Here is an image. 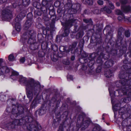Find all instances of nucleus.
Segmentation results:
<instances>
[{"label": "nucleus", "mask_w": 131, "mask_h": 131, "mask_svg": "<svg viewBox=\"0 0 131 131\" xmlns=\"http://www.w3.org/2000/svg\"><path fill=\"white\" fill-rule=\"evenodd\" d=\"M51 3H48L46 0H43L42 2V5L46 7V9L51 6Z\"/></svg>", "instance_id": "nucleus-12"}, {"label": "nucleus", "mask_w": 131, "mask_h": 131, "mask_svg": "<svg viewBox=\"0 0 131 131\" xmlns=\"http://www.w3.org/2000/svg\"><path fill=\"white\" fill-rule=\"evenodd\" d=\"M5 62H3V60L2 59H0V68L2 66L3 64Z\"/></svg>", "instance_id": "nucleus-34"}, {"label": "nucleus", "mask_w": 131, "mask_h": 131, "mask_svg": "<svg viewBox=\"0 0 131 131\" xmlns=\"http://www.w3.org/2000/svg\"><path fill=\"white\" fill-rule=\"evenodd\" d=\"M73 22L72 20H70L67 22L65 24V27H67L70 26H71L73 25Z\"/></svg>", "instance_id": "nucleus-18"}, {"label": "nucleus", "mask_w": 131, "mask_h": 131, "mask_svg": "<svg viewBox=\"0 0 131 131\" xmlns=\"http://www.w3.org/2000/svg\"><path fill=\"white\" fill-rule=\"evenodd\" d=\"M97 3L100 5H102L103 4V1L100 0L98 1Z\"/></svg>", "instance_id": "nucleus-39"}, {"label": "nucleus", "mask_w": 131, "mask_h": 131, "mask_svg": "<svg viewBox=\"0 0 131 131\" xmlns=\"http://www.w3.org/2000/svg\"><path fill=\"white\" fill-rule=\"evenodd\" d=\"M85 1L89 5H92L93 4V1L91 0H85Z\"/></svg>", "instance_id": "nucleus-30"}, {"label": "nucleus", "mask_w": 131, "mask_h": 131, "mask_svg": "<svg viewBox=\"0 0 131 131\" xmlns=\"http://www.w3.org/2000/svg\"><path fill=\"white\" fill-rule=\"evenodd\" d=\"M69 33V30L68 29H66L65 30L64 33L63 34L64 36H68Z\"/></svg>", "instance_id": "nucleus-25"}, {"label": "nucleus", "mask_w": 131, "mask_h": 131, "mask_svg": "<svg viewBox=\"0 0 131 131\" xmlns=\"http://www.w3.org/2000/svg\"><path fill=\"white\" fill-rule=\"evenodd\" d=\"M12 113H13L14 114H18V113H17V112H15V113H14V110L13 109V110H12Z\"/></svg>", "instance_id": "nucleus-52"}, {"label": "nucleus", "mask_w": 131, "mask_h": 131, "mask_svg": "<svg viewBox=\"0 0 131 131\" xmlns=\"http://www.w3.org/2000/svg\"><path fill=\"white\" fill-rule=\"evenodd\" d=\"M63 63L64 64L66 65H69L70 64V62L68 59H65L63 61Z\"/></svg>", "instance_id": "nucleus-28"}, {"label": "nucleus", "mask_w": 131, "mask_h": 131, "mask_svg": "<svg viewBox=\"0 0 131 131\" xmlns=\"http://www.w3.org/2000/svg\"><path fill=\"white\" fill-rule=\"evenodd\" d=\"M111 76H112V75H108V76H107V78H109V77H110Z\"/></svg>", "instance_id": "nucleus-54"}, {"label": "nucleus", "mask_w": 131, "mask_h": 131, "mask_svg": "<svg viewBox=\"0 0 131 131\" xmlns=\"http://www.w3.org/2000/svg\"><path fill=\"white\" fill-rule=\"evenodd\" d=\"M66 48L65 47L61 46L59 47V50L61 52H64L66 50Z\"/></svg>", "instance_id": "nucleus-23"}, {"label": "nucleus", "mask_w": 131, "mask_h": 131, "mask_svg": "<svg viewBox=\"0 0 131 131\" xmlns=\"http://www.w3.org/2000/svg\"><path fill=\"white\" fill-rule=\"evenodd\" d=\"M29 0H23V3L24 5L25 6H27L29 4Z\"/></svg>", "instance_id": "nucleus-26"}, {"label": "nucleus", "mask_w": 131, "mask_h": 131, "mask_svg": "<svg viewBox=\"0 0 131 131\" xmlns=\"http://www.w3.org/2000/svg\"><path fill=\"white\" fill-rule=\"evenodd\" d=\"M120 2L122 5L121 6L122 9L125 13H126L130 11L131 10V8L129 6H123V5L125 4L127 2L126 0H120Z\"/></svg>", "instance_id": "nucleus-4"}, {"label": "nucleus", "mask_w": 131, "mask_h": 131, "mask_svg": "<svg viewBox=\"0 0 131 131\" xmlns=\"http://www.w3.org/2000/svg\"><path fill=\"white\" fill-rule=\"evenodd\" d=\"M104 115V114H103V115H102V116H103Z\"/></svg>", "instance_id": "nucleus-64"}, {"label": "nucleus", "mask_w": 131, "mask_h": 131, "mask_svg": "<svg viewBox=\"0 0 131 131\" xmlns=\"http://www.w3.org/2000/svg\"><path fill=\"white\" fill-rule=\"evenodd\" d=\"M48 3H51L52 0H46Z\"/></svg>", "instance_id": "nucleus-51"}, {"label": "nucleus", "mask_w": 131, "mask_h": 131, "mask_svg": "<svg viewBox=\"0 0 131 131\" xmlns=\"http://www.w3.org/2000/svg\"><path fill=\"white\" fill-rule=\"evenodd\" d=\"M130 46H131V43H130Z\"/></svg>", "instance_id": "nucleus-63"}, {"label": "nucleus", "mask_w": 131, "mask_h": 131, "mask_svg": "<svg viewBox=\"0 0 131 131\" xmlns=\"http://www.w3.org/2000/svg\"><path fill=\"white\" fill-rule=\"evenodd\" d=\"M54 5L56 7H58L59 5V3L58 2H56L54 3Z\"/></svg>", "instance_id": "nucleus-40"}, {"label": "nucleus", "mask_w": 131, "mask_h": 131, "mask_svg": "<svg viewBox=\"0 0 131 131\" xmlns=\"http://www.w3.org/2000/svg\"><path fill=\"white\" fill-rule=\"evenodd\" d=\"M29 34H23L21 37V38L20 39V40L21 41H23L24 39L25 40L28 39L29 38V37L28 36Z\"/></svg>", "instance_id": "nucleus-14"}, {"label": "nucleus", "mask_w": 131, "mask_h": 131, "mask_svg": "<svg viewBox=\"0 0 131 131\" xmlns=\"http://www.w3.org/2000/svg\"><path fill=\"white\" fill-rule=\"evenodd\" d=\"M122 92L124 94H127L129 97H131V89H126L124 86H123L119 91Z\"/></svg>", "instance_id": "nucleus-8"}, {"label": "nucleus", "mask_w": 131, "mask_h": 131, "mask_svg": "<svg viewBox=\"0 0 131 131\" xmlns=\"http://www.w3.org/2000/svg\"><path fill=\"white\" fill-rule=\"evenodd\" d=\"M7 1V0H0V3H3L5 2H6Z\"/></svg>", "instance_id": "nucleus-42"}, {"label": "nucleus", "mask_w": 131, "mask_h": 131, "mask_svg": "<svg viewBox=\"0 0 131 131\" xmlns=\"http://www.w3.org/2000/svg\"><path fill=\"white\" fill-rule=\"evenodd\" d=\"M85 115L84 114H82V115H80L79 116V118H82V120L83 119V117Z\"/></svg>", "instance_id": "nucleus-41"}, {"label": "nucleus", "mask_w": 131, "mask_h": 131, "mask_svg": "<svg viewBox=\"0 0 131 131\" xmlns=\"http://www.w3.org/2000/svg\"><path fill=\"white\" fill-rule=\"evenodd\" d=\"M107 125H109V124L108 123H107Z\"/></svg>", "instance_id": "nucleus-61"}, {"label": "nucleus", "mask_w": 131, "mask_h": 131, "mask_svg": "<svg viewBox=\"0 0 131 131\" xmlns=\"http://www.w3.org/2000/svg\"><path fill=\"white\" fill-rule=\"evenodd\" d=\"M102 119L103 120H104V118L103 117Z\"/></svg>", "instance_id": "nucleus-58"}, {"label": "nucleus", "mask_w": 131, "mask_h": 131, "mask_svg": "<svg viewBox=\"0 0 131 131\" xmlns=\"http://www.w3.org/2000/svg\"><path fill=\"white\" fill-rule=\"evenodd\" d=\"M109 92H110V94L112 98H111V101H112V94L111 93V92H110V91H109Z\"/></svg>", "instance_id": "nucleus-50"}, {"label": "nucleus", "mask_w": 131, "mask_h": 131, "mask_svg": "<svg viewBox=\"0 0 131 131\" xmlns=\"http://www.w3.org/2000/svg\"><path fill=\"white\" fill-rule=\"evenodd\" d=\"M123 76H124V75H122V77H121V74H120L119 75V77L121 79H122V78L123 79L124 78L123 77Z\"/></svg>", "instance_id": "nucleus-48"}, {"label": "nucleus", "mask_w": 131, "mask_h": 131, "mask_svg": "<svg viewBox=\"0 0 131 131\" xmlns=\"http://www.w3.org/2000/svg\"><path fill=\"white\" fill-rule=\"evenodd\" d=\"M20 62L22 63H23L25 61V59L24 57H22L20 58Z\"/></svg>", "instance_id": "nucleus-33"}, {"label": "nucleus", "mask_w": 131, "mask_h": 131, "mask_svg": "<svg viewBox=\"0 0 131 131\" xmlns=\"http://www.w3.org/2000/svg\"><path fill=\"white\" fill-rule=\"evenodd\" d=\"M113 63L111 61H107L105 62V64L108 68L112 66Z\"/></svg>", "instance_id": "nucleus-15"}, {"label": "nucleus", "mask_w": 131, "mask_h": 131, "mask_svg": "<svg viewBox=\"0 0 131 131\" xmlns=\"http://www.w3.org/2000/svg\"><path fill=\"white\" fill-rule=\"evenodd\" d=\"M83 21L85 23H91L92 22V21L91 19H90L89 20L87 19H83Z\"/></svg>", "instance_id": "nucleus-31"}, {"label": "nucleus", "mask_w": 131, "mask_h": 131, "mask_svg": "<svg viewBox=\"0 0 131 131\" xmlns=\"http://www.w3.org/2000/svg\"><path fill=\"white\" fill-rule=\"evenodd\" d=\"M51 57L52 60L54 61H56L57 60L58 58L56 56L54 55V56H53L52 55L51 56Z\"/></svg>", "instance_id": "nucleus-27"}, {"label": "nucleus", "mask_w": 131, "mask_h": 131, "mask_svg": "<svg viewBox=\"0 0 131 131\" xmlns=\"http://www.w3.org/2000/svg\"><path fill=\"white\" fill-rule=\"evenodd\" d=\"M58 131H63V126L62 125H61L59 126Z\"/></svg>", "instance_id": "nucleus-36"}, {"label": "nucleus", "mask_w": 131, "mask_h": 131, "mask_svg": "<svg viewBox=\"0 0 131 131\" xmlns=\"http://www.w3.org/2000/svg\"><path fill=\"white\" fill-rule=\"evenodd\" d=\"M37 101L38 100L37 99H34L32 102L31 107L32 108H34L36 105L37 103Z\"/></svg>", "instance_id": "nucleus-17"}, {"label": "nucleus", "mask_w": 131, "mask_h": 131, "mask_svg": "<svg viewBox=\"0 0 131 131\" xmlns=\"http://www.w3.org/2000/svg\"><path fill=\"white\" fill-rule=\"evenodd\" d=\"M100 57H99L97 60V62L98 63H101L102 62L101 60H100Z\"/></svg>", "instance_id": "nucleus-43"}, {"label": "nucleus", "mask_w": 131, "mask_h": 131, "mask_svg": "<svg viewBox=\"0 0 131 131\" xmlns=\"http://www.w3.org/2000/svg\"><path fill=\"white\" fill-rule=\"evenodd\" d=\"M2 38L1 36L0 35V39Z\"/></svg>", "instance_id": "nucleus-59"}, {"label": "nucleus", "mask_w": 131, "mask_h": 131, "mask_svg": "<svg viewBox=\"0 0 131 131\" xmlns=\"http://www.w3.org/2000/svg\"><path fill=\"white\" fill-rule=\"evenodd\" d=\"M90 123L91 121L90 120H87L85 121L84 122L83 124V125H82V126L84 125L85 126V128L87 127Z\"/></svg>", "instance_id": "nucleus-16"}, {"label": "nucleus", "mask_w": 131, "mask_h": 131, "mask_svg": "<svg viewBox=\"0 0 131 131\" xmlns=\"http://www.w3.org/2000/svg\"><path fill=\"white\" fill-rule=\"evenodd\" d=\"M120 16L118 17V19L119 20H121L123 19H124L125 21H127L128 20L129 21H130V19L131 18H129L128 17H126L125 16H124L123 14V16H121V15H120Z\"/></svg>", "instance_id": "nucleus-13"}, {"label": "nucleus", "mask_w": 131, "mask_h": 131, "mask_svg": "<svg viewBox=\"0 0 131 131\" xmlns=\"http://www.w3.org/2000/svg\"><path fill=\"white\" fill-rule=\"evenodd\" d=\"M8 59L9 61H13L15 60V57L13 54H11L9 56Z\"/></svg>", "instance_id": "nucleus-21"}, {"label": "nucleus", "mask_w": 131, "mask_h": 131, "mask_svg": "<svg viewBox=\"0 0 131 131\" xmlns=\"http://www.w3.org/2000/svg\"><path fill=\"white\" fill-rule=\"evenodd\" d=\"M109 7L111 9H114V5L111 3H109Z\"/></svg>", "instance_id": "nucleus-35"}, {"label": "nucleus", "mask_w": 131, "mask_h": 131, "mask_svg": "<svg viewBox=\"0 0 131 131\" xmlns=\"http://www.w3.org/2000/svg\"><path fill=\"white\" fill-rule=\"evenodd\" d=\"M29 15H31V16H32L31 14H29L28 15V16H29Z\"/></svg>", "instance_id": "nucleus-56"}, {"label": "nucleus", "mask_w": 131, "mask_h": 131, "mask_svg": "<svg viewBox=\"0 0 131 131\" xmlns=\"http://www.w3.org/2000/svg\"><path fill=\"white\" fill-rule=\"evenodd\" d=\"M116 14L117 15H121V16H123V14L121 11L119 9H117L115 10Z\"/></svg>", "instance_id": "nucleus-24"}, {"label": "nucleus", "mask_w": 131, "mask_h": 131, "mask_svg": "<svg viewBox=\"0 0 131 131\" xmlns=\"http://www.w3.org/2000/svg\"><path fill=\"white\" fill-rule=\"evenodd\" d=\"M116 6H120V3L119 2H117L116 3Z\"/></svg>", "instance_id": "nucleus-49"}, {"label": "nucleus", "mask_w": 131, "mask_h": 131, "mask_svg": "<svg viewBox=\"0 0 131 131\" xmlns=\"http://www.w3.org/2000/svg\"><path fill=\"white\" fill-rule=\"evenodd\" d=\"M101 10L102 11H106L108 13H111V10H110L107 9V7H106L104 8H102L101 9Z\"/></svg>", "instance_id": "nucleus-20"}, {"label": "nucleus", "mask_w": 131, "mask_h": 131, "mask_svg": "<svg viewBox=\"0 0 131 131\" xmlns=\"http://www.w3.org/2000/svg\"><path fill=\"white\" fill-rule=\"evenodd\" d=\"M9 72V69L7 67L5 63L0 68V75L4 74L6 73H8Z\"/></svg>", "instance_id": "nucleus-5"}, {"label": "nucleus", "mask_w": 131, "mask_h": 131, "mask_svg": "<svg viewBox=\"0 0 131 131\" xmlns=\"http://www.w3.org/2000/svg\"><path fill=\"white\" fill-rule=\"evenodd\" d=\"M12 74L11 75V77H12L13 76H16L18 75L19 73L16 71L14 70L12 72Z\"/></svg>", "instance_id": "nucleus-22"}, {"label": "nucleus", "mask_w": 131, "mask_h": 131, "mask_svg": "<svg viewBox=\"0 0 131 131\" xmlns=\"http://www.w3.org/2000/svg\"><path fill=\"white\" fill-rule=\"evenodd\" d=\"M75 5H75L77 6V4H75V5Z\"/></svg>", "instance_id": "nucleus-62"}, {"label": "nucleus", "mask_w": 131, "mask_h": 131, "mask_svg": "<svg viewBox=\"0 0 131 131\" xmlns=\"http://www.w3.org/2000/svg\"><path fill=\"white\" fill-rule=\"evenodd\" d=\"M38 128L36 127L34 125H29V127H28V129L29 130H31V131H37L39 128V129H41L40 126L38 125Z\"/></svg>", "instance_id": "nucleus-9"}, {"label": "nucleus", "mask_w": 131, "mask_h": 131, "mask_svg": "<svg viewBox=\"0 0 131 131\" xmlns=\"http://www.w3.org/2000/svg\"><path fill=\"white\" fill-rule=\"evenodd\" d=\"M45 113V111L43 109H40L39 112V114L40 115H43Z\"/></svg>", "instance_id": "nucleus-29"}, {"label": "nucleus", "mask_w": 131, "mask_h": 131, "mask_svg": "<svg viewBox=\"0 0 131 131\" xmlns=\"http://www.w3.org/2000/svg\"><path fill=\"white\" fill-rule=\"evenodd\" d=\"M117 107V105H116L113 108V110H114V111H117V110L118 109L117 108L116 109V107Z\"/></svg>", "instance_id": "nucleus-44"}, {"label": "nucleus", "mask_w": 131, "mask_h": 131, "mask_svg": "<svg viewBox=\"0 0 131 131\" xmlns=\"http://www.w3.org/2000/svg\"><path fill=\"white\" fill-rule=\"evenodd\" d=\"M32 22L31 19L27 20L25 23L24 27L25 30L28 29L30 27Z\"/></svg>", "instance_id": "nucleus-10"}, {"label": "nucleus", "mask_w": 131, "mask_h": 131, "mask_svg": "<svg viewBox=\"0 0 131 131\" xmlns=\"http://www.w3.org/2000/svg\"><path fill=\"white\" fill-rule=\"evenodd\" d=\"M75 59V57L73 56H72L71 57V60H72L73 61Z\"/></svg>", "instance_id": "nucleus-46"}, {"label": "nucleus", "mask_w": 131, "mask_h": 131, "mask_svg": "<svg viewBox=\"0 0 131 131\" xmlns=\"http://www.w3.org/2000/svg\"><path fill=\"white\" fill-rule=\"evenodd\" d=\"M77 45V43H76V42L75 43V45H74V47H75Z\"/></svg>", "instance_id": "nucleus-55"}, {"label": "nucleus", "mask_w": 131, "mask_h": 131, "mask_svg": "<svg viewBox=\"0 0 131 131\" xmlns=\"http://www.w3.org/2000/svg\"><path fill=\"white\" fill-rule=\"evenodd\" d=\"M98 12V10L97 9L95 10V12H94V14H97Z\"/></svg>", "instance_id": "nucleus-47"}, {"label": "nucleus", "mask_w": 131, "mask_h": 131, "mask_svg": "<svg viewBox=\"0 0 131 131\" xmlns=\"http://www.w3.org/2000/svg\"><path fill=\"white\" fill-rule=\"evenodd\" d=\"M21 121H22V120H20L19 121V120H15L13 122V123H10L8 124L6 126V127L11 128H15L14 126L16 125H21V124L19 123V122Z\"/></svg>", "instance_id": "nucleus-7"}, {"label": "nucleus", "mask_w": 131, "mask_h": 131, "mask_svg": "<svg viewBox=\"0 0 131 131\" xmlns=\"http://www.w3.org/2000/svg\"><path fill=\"white\" fill-rule=\"evenodd\" d=\"M5 96L4 95H2L0 97V99L2 101H4V100H5Z\"/></svg>", "instance_id": "nucleus-37"}, {"label": "nucleus", "mask_w": 131, "mask_h": 131, "mask_svg": "<svg viewBox=\"0 0 131 131\" xmlns=\"http://www.w3.org/2000/svg\"><path fill=\"white\" fill-rule=\"evenodd\" d=\"M97 69V70H96V71L97 72H100V71H97V69Z\"/></svg>", "instance_id": "nucleus-57"}, {"label": "nucleus", "mask_w": 131, "mask_h": 131, "mask_svg": "<svg viewBox=\"0 0 131 131\" xmlns=\"http://www.w3.org/2000/svg\"><path fill=\"white\" fill-rule=\"evenodd\" d=\"M125 36L126 37H128L130 36V33L128 31H126L125 32Z\"/></svg>", "instance_id": "nucleus-32"}, {"label": "nucleus", "mask_w": 131, "mask_h": 131, "mask_svg": "<svg viewBox=\"0 0 131 131\" xmlns=\"http://www.w3.org/2000/svg\"><path fill=\"white\" fill-rule=\"evenodd\" d=\"M68 80L70 81L73 80V77L71 75H69L68 77Z\"/></svg>", "instance_id": "nucleus-38"}, {"label": "nucleus", "mask_w": 131, "mask_h": 131, "mask_svg": "<svg viewBox=\"0 0 131 131\" xmlns=\"http://www.w3.org/2000/svg\"><path fill=\"white\" fill-rule=\"evenodd\" d=\"M43 19L46 21L48 20L49 19V18L47 17H45L43 18Z\"/></svg>", "instance_id": "nucleus-45"}, {"label": "nucleus", "mask_w": 131, "mask_h": 131, "mask_svg": "<svg viewBox=\"0 0 131 131\" xmlns=\"http://www.w3.org/2000/svg\"><path fill=\"white\" fill-rule=\"evenodd\" d=\"M11 8L8 7L4 9L2 12V16L5 19L10 18L12 17V12L10 10Z\"/></svg>", "instance_id": "nucleus-2"}, {"label": "nucleus", "mask_w": 131, "mask_h": 131, "mask_svg": "<svg viewBox=\"0 0 131 131\" xmlns=\"http://www.w3.org/2000/svg\"><path fill=\"white\" fill-rule=\"evenodd\" d=\"M20 14L17 16L15 19V28L16 30L18 32H19L21 30V26L19 22L21 20L22 18L20 17Z\"/></svg>", "instance_id": "nucleus-3"}, {"label": "nucleus", "mask_w": 131, "mask_h": 131, "mask_svg": "<svg viewBox=\"0 0 131 131\" xmlns=\"http://www.w3.org/2000/svg\"><path fill=\"white\" fill-rule=\"evenodd\" d=\"M124 32V30L123 28H121L118 30L117 37L120 39H122L123 37L122 34Z\"/></svg>", "instance_id": "nucleus-11"}, {"label": "nucleus", "mask_w": 131, "mask_h": 131, "mask_svg": "<svg viewBox=\"0 0 131 131\" xmlns=\"http://www.w3.org/2000/svg\"><path fill=\"white\" fill-rule=\"evenodd\" d=\"M19 81L25 84L26 90H27L30 89L35 91L36 89V92H38V90L40 88V85L35 83L34 80L30 79L28 80L25 77L21 76L20 77Z\"/></svg>", "instance_id": "nucleus-1"}, {"label": "nucleus", "mask_w": 131, "mask_h": 131, "mask_svg": "<svg viewBox=\"0 0 131 131\" xmlns=\"http://www.w3.org/2000/svg\"><path fill=\"white\" fill-rule=\"evenodd\" d=\"M37 14L38 16H40L41 15V14L40 12H38L37 13Z\"/></svg>", "instance_id": "nucleus-53"}, {"label": "nucleus", "mask_w": 131, "mask_h": 131, "mask_svg": "<svg viewBox=\"0 0 131 131\" xmlns=\"http://www.w3.org/2000/svg\"><path fill=\"white\" fill-rule=\"evenodd\" d=\"M126 80H121L120 81V83H121V84L122 85H124L126 84V81H127V82H129L130 81V80L131 81V79H129L128 81H125Z\"/></svg>", "instance_id": "nucleus-19"}, {"label": "nucleus", "mask_w": 131, "mask_h": 131, "mask_svg": "<svg viewBox=\"0 0 131 131\" xmlns=\"http://www.w3.org/2000/svg\"><path fill=\"white\" fill-rule=\"evenodd\" d=\"M77 5L79 6H80V4H78Z\"/></svg>", "instance_id": "nucleus-60"}, {"label": "nucleus", "mask_w": 131, "mask_h": 131, "mask_svg": "<svg viewBox=\"0 0 131 131\" xmlns=\"http://www.w3.org/2000/svg\"><path fill=\"white\" fill-rule=\"evenodd\" d=\"M40 88H39V90H38V92H36V90H35V91H34L33 90L29 89L28 90H26L27 92V96L29 99L30 100L33 97V93L35 95H37L39 92L40 90Z\"/></svg>", "instance_id": "nucleus-6"}]
</instances>
